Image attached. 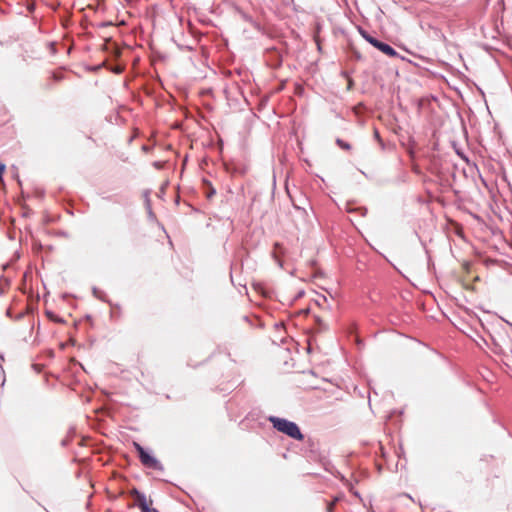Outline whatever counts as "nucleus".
<instances>
[{
	"instance_id": "1",
	"label": "nucleus",
	"mask_w": 512,
	"mask_h": 512,
	"mask_svg": "<svg viewBox=\"0 0 512 512\" xmlns=\"http://www.w3.org/2000/svg\"><path fill=\"white\" fill-rule=\"evenodd\" d=\"M271 422L280 432L285 433L295 439L302 438V434L295 423L280 418H271Z\"/></svg>"
},
{
	"instance_id": "2",
	"label": "nucleus",
	"mask_w": 512,
	"mask_h": 512,
	"mask_svg": "<svg viewBox=\"0 0 512 512\" xmlns=\"http://www.w3.org/2000/svg\"><path fill=\"white\" fill-rule=\"evenodd\" d=\"M135 447L140 455V458L146 466L155 467L157 465V460L152 457L149 453H147L140 445L135 444Z\"/></svg>"
},
{
	"instance_id": "3",
	"label": "nucleus",
	"mask_w": 512,
	"mask_h": 512,
	"mask_svg": "<svg viewBox=\"0 0 512 512\" xmlns=\"http://www.w3.org/2000/svg\"><path fill=\"white\" fill-rule=\"evenodd\" d=\"M379 50H381L383 53L387 54V55H395V51L390 47L388 46L387 44H379Z\"/></svg>"
},
{
	"instance_id": "4",
	"label": "nucleus",
	"mask_w": 512,
	"mask_h": 512,
	"mask_svg": "<svg viewBox=\"0 0 512 512\" xmlns=\"http://www.w3.org/2000/svg\"><path fill=\"white\" fill-rule=\"evenodd\" d=\"M363 37L368 41L370 42L373 46L379 48V44H381V42L377 41L376 39H374L371 34H363Z\"/></svg>"
},
{
	"instance_id": "5",
	"label": "nucleus",
	"mask_w": 512,
	"mask_h": 512,
	"mask_svg": "<svg viewBox=\"0 0 512 512\" xmlns=\"http://www.w3.org/2000/svg\"><path fill=\"white\" fill-rule=\"evenodd\" d=\"M5 171V165L0 163V180L2 179V175Z\"/></svg>"
}]
</instances>
